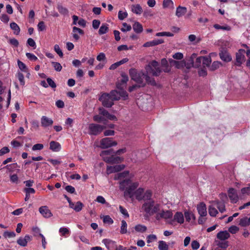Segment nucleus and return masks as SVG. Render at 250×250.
<instances>
[{
  "mask_svg": "<svg viewBox=\"0 0 250 250\" xmlns=\"http://www.w3.org/2000/svg\"><path fill=\"white\" fill-rule=\"evenodd\" d=\"M139 186L138 183L133 182L130 179H126L120 182V189L124 191V197L125 199H130L133 200L134 196L139 201L142 200L144 189L139 188L136 189Z\"/></svg>",
  "mask_w": 250,
  "mask_h": 250,
  "instance_id": "nucleus-1",
  "label": "nucleus"
},
{
  "mask_svg": "<svg viewBox=\"0 0 250 250\" xmlns=\"http://www.w3.org/2000/svg\"><path fill=\"white\" fill-rule=\"evenodd\" d=\"M160 205L156 204L154 200L146 201L142 206V209L147 216H151L160 210Z\"/></svg>",
  "mask_w": 250,
  "mask_h": 250,
  "instance_id": "nucleus-2",
  "label": "nucleus"
},
{
  "mask_svg": "<svg viewBox=\"0 0 250 250\" xmlns=\"http://www.w3.org/2000/svg\"><path fill=\"white\" fill-rule=\"evenodd\" d=\"M147 73L152 74L153 76H158L162 72L159 67V63L156 61H152L146 66Z\"/></svg>",
  "mask_w": 250,
  "mask_h": 250,
  "instance_id": "nucleus-3",
  "label": "nucleus"
},
{
  "mask_svg": "<svg viewBox=\"0 0 250 250\" xmlns=\"http://www.w3.org/2000/svg\"><path fill=\"white\" fill-rule=\"evenodd\" d=\"M129 75L132 80L137 83L139 85L145 84L143 79L145 78L146 74L143 72H137L135 69L129 70Z\"/></svg>",
  "mask_w": 250,
  "mask_h": 250,
  "instance_id": "nucleus-4",
  "label": "nucleus"
},
{
  "mask_svg": "<svg viewBox=\"0 0 250 250\" xmlns=\"http://www.w3.org/2000/svg\"><path fill=\"white\" fill-rule=\"evenodd\" d=\"M109 94L113 101H119L121 98H122L124 100H125L127 99L128 97V95L125 90H112Z\"/></svg>",
  "mask_w": 250,
  "mask_h": 250,
  "instance_id": "nucleus-5",
  "label": "nucleus"
},
{
  "mask_svg": "<svg viewBox=\"0 0 250 250\" xmlns=\"http://www.w3.org/2000/svg\"><path fill=\"white\" fill-rule=\"evenodd\" d=\"M106 126L100 124H90L88 126L89 134L91 135L97 136L100 134Z\"/></svg>",
  "mask_w": 250,
  "mask_h": 250,
  "instance_id": "nucleus-6",
  "label": "nucleus"
},
{
  "mask_svg": "<svg viewBox=\"0 0 250 250\" xmlns=\"http://www.w3.org/2000/svg\"><path fill=\"white\" fill-rule=\"evenodd\" d=\"M99 100L102 102V105L106 108L111 107L114 104V101L109 93H103L99 97Z\"/></svg>",
  "mask_w": 250,
  "mask_h": 250,
  "instance_id": "nucleus-7",
  "label": "nucleus"
},
{
  "mask_svg": "<svg viewBox=\"0 0 250 250\" xmlns=\"http://www.w3.org/2000/svg\"><path fill=\"white\" fill-rule=\"evenodd\" d=\"M245 50L243 49H240L238 50V52L236 53L235 62L234 65L237 66H241V64L245 61Z\"/></svg>",
  "mask_w": 250,
  "mask_h": 250,
  "instance_id": "nucleus-8",
  "label": "nucleus"
},
{
  "mask_svg": "<svg viewBox=\"0 0 250 250\" xmlns=\"http://www.w3.org/2000/svg\"><path fill=\"white\" fill-rule=\"evenodd\" d=\"M117 145L116 141H113L111 138H104L100 141V147L102 149H105Z\"/></svg>",
  "mask_w": 250,
  "mask_h": 250,
  "instance_id": "nucleus-9",
  "label": "nucleus"
},
{
  "mask_svg": "<svg viewBox=\"0 0 250 250\" xmlns=\"http://www.w3.org/2000/svg\"><path fill=\"white\" fill-rule=\"evenodd\" d=\"M122 78L118 80L116 83V88L118 90H125L126 86V83L128 81V77L125 73L121 74Z\"/></svg>",
  "mask_w": 250,
  "mask_h": 250,
  "instance_id": "nucleus-10",
  "label": "nucleus"
},
{
  "mask_svg": "<svg viewBox=\"0 0 250 250\" xmlns=\"http://www.w3.org/2000/svg\"><path fill=\"white\" fill-rule=\"evenodd\" d=\"M173 216V213L170 210H160L157 212V217L158 219H171Z\"/></svg>",
  "mask_w": 250,
  "mask_h": 250,
  "instance_id": "nucleus-11",
  "label": "nucleus"
},
{
  "mask_svg": "<svg viewBox=\"0 0 250 250\" xmlns=\"http://www.w3.org/2000/svg\"><path fill=\"white\" fill-rule=\"evenodd\" d=\"M102 243L104 244L107 250H117V243L112 240L105 238L103 239Z\"/></svg>",
  "mask_w": 250,
  "mask_h": 250,
  "instance_id": "nucleus-12",
  "label": "nucleus"
},
{
  "mask_svg": "<svg viewBox=\"0 0 250 250\" xmlns=\"http://www.w3.org/2000/svg\"><path fill=\"white\" fill-rule=\"evenodd\" d=\"M196 54L195 53L193 54L189 59V61H190V64L191 66L195 68H198L201 65V63L202 62L203 60V56H201L196 58V61L194 62V59L196 58Z\"/></svg>",
  "mask_w": 250,
  "mask_h": 250,
  "instance_id": "nucleus-13",
  "label": "nucleus"
},
{
  "mask_svg": "<svg viewBox=\"0 0 250 250\" xmlns=\"http://www.w3.org/2000/svg\"><path fill=\"white\" fill-rule=\"evenodd\" d=\"M228 196L231 202L236 203L238 201V196L236 189L234 188H230L228 190Z\"/></svg>",
  "mask_w": 250,
  "mask_h": 250,
  "instance_id": "nucleus-14",
  "label": "nucleus"
},
{
  "mask_svg": "<svg viewBox=\"0 0 250 250\" xmlns=\"http://www.w3.org/2000/svg\"><path fill=\"white\" fill-rule=\"evenodd\" d=\"M197 209L201 217H204L207 215L206 205L204 202H201L197 205Z\"/></svg>",
  "mask_w": 250,
  "mask_h": 250,
  "instance_id": "nucleus-15",
  "label": "nucleus"
},
{
  "mask_svg": "<svg viewBox=\"0 0 250 250\" xmlns=\"http://www.w3.org/2000/svg\"><path fill=\"white\" fill-rule=\"evenodd\" d=\"M230 237L229 232L227 230H221L217 233L216 237L220 241H226Z\"/></svg>",
  "mask_w": 250,
  "mask_h": 250,
  "instance_id": "nucleus-16",
  "label": "nucleus"
},
{
  "mask_svg": "<svg viewBox=\"0 0 250 250\" xmlns=\"http://www.w3.org/2000/svg\"><path fill=\"white\" fill-rule=\"evenodd\" d=\"M124 158L120 157H114L113 155L107 157L105 161L109 164H118L120 162L123 161Z\"/></svg>",
  "mask_w": 250,
  "mask_h": 250,
  "instance_id": "nucleus-17",
  "label": "nucleus"
},
{
  "mask_svg": "<svg viewBox=\"0 0 250 250\" xmlns=\"http://www.w3.org/2000/svg\"><path fill=\"white\" fill-rule=\"evenodd\" d=\"M125 166L124 165H116L114 166H110L107 167V172L108 173H111L119 172L124 169Z\"/></svg>",
  "mask_w": 250,
  "mask_h": 250,
  "instance_id": "nucleus-18",
  "label": "nucleus"
},
{
  "mask_svg": "<svg viewBox=\"0 0 250 250\" xmlns=\"http://www.w3.org/2000/svg\"><path fill=\"white\" fill-rule=\"evenodd\" d=\"M40 212L45 218H50L52 216L51 211L47 206H42L39 208Z\"/></svg>",
  "mask_w": 250,
  "mask_h": 250,
  "instance_id": "nucleus-19",
  "label": "nucleus"
},
{
  "mask_svg": "<svg viewBox=\"0 0 250 250\" xmlns=\"http://www.w3.org/2000/svg\"><path fill=\"white\" fill-rule=\"evenodd\" d=\"M164 41L163 39L154 40L152 41L146 42L144 44L143 46L145 47L154 46L160 44H162L164 43Z\"/></svg>",
  "mask_w": 250,
  "mask_h": 250,
  "instance_id": "nucleus-20",
  "label": "nucleus"
},
{
  "mask_svg": "<svg viewBox=\"0 0 250 250\" xmlns=\"http://www.w3.org/2000/svg\"><path fill=\"white\" fill-rule=\"evenodd\" d=\"M53 123V120L47 117L46 116H43L41 118L42 126L44 127L51 126L52 125Z\"/></svg>",
  "mask_w": 250,
  "mask_h": 250,
  "instance_id": "nucleus-21",
  "label": "nucleus"
},
{
  "mask_svg": "<svg viewBox=\"0 0 250 250\" xmlns=\"http://www.w3.org/2000/svg\"><path fill=\"white\" fill-rule=\"evenodd\" d=\"M72 32H73V37L74 38V39H75V40L76 41H78L80 39V37L79 36L78 34H79L80 35L84 34V32L82 29H81L79 28H78L76 26H74L73 27Z\"/></svg>",
  "mask_w": 250,
  "mask_h": 250,
  "instance_id": "nucleus-22",
  "label": "nucleus"
},
{
  "mask_svg": "<svg viewBox=\"0 0 250 250\" xmlns=\"http://www.w3.org/2000/svg\"><path fill=\"white\" fill-rule=\"evenodd\" d=\"M211 204L215 206L221 213L226 210L225 203L221 202L218 200H215L211 202Z\"/></svg>",
  "mask_w": 250,
  "mask_h": 250,
  "instance_id": "nucleus-23",
  "label": "nucleus"
},
{
  "mask_svg": "<svg viewBox=\"0 0 250 250\" xmlns=\"http://www.w3.org/2000/svg\"><path fill=\"white\" fill-rule=\"evenodd\" d=\"M30 240V237L29 235H26L24 237H20L17 241L18 245L22 246L25 247L27 242Z\"/></svg>",
  "mask_w": 250,
  "mask_h": 250,
  "instance_id": "nucleus-24",
  "label": "nucleus"
},
{
  "mask_svg": "<svg viewBox=\"0 0 250 250\" xmlns=\"http://www.w3.org/2000/svg\"><path fill=\"white\" fill-rule=\"evenodd\" d=\"M187 12V9L186 7L179 6L176 8L175 15L177 17L180 18L184 15Z\"/></svg>",
  "mask_w": 250,
  "mask_h": 250,
  "instance_id": "nucleus-25",
  "label": "nucleus"
},
{
  "mask_svg": "<svg viewBox=\"0 0 250 250\" xmlns=\"http://www.w3.org/2000/svg\"><path fill=\"white\" fill-rule=\"evenodd\" d=\"M49 148L53 151H59L61 148V146L58 142L52 141L50 143Z\"/></svg>",
  "mask_w": 250,
  "mask_h": 250,
  "instance_id": "nucleus-26",
  "label": "nucleus"
},
{
  "mask_svg": "<svg viewBox=\"0 0 250 250\" xmlns=\"http://www.w3.org/2000/svg\"><path fill=\"white\" fill-rule=\"evenodd\" d=\"M221 59L225 62H229L231 60V56L226 51H222L219 53Z\"/></svg>",
  "mask_w": 250,
  "mask_h": 250,
  "instance_id": "nucleus-27",
  "label": "nucleus"
},
{
  "mask_svg": "<svg viewBox=\"0 0 250 250\" xmlns=\"http://www.w3.org/2000/svg\"><path fill=\"white\" fill-rule=\"evenodd\" d=\"M131 11L136 14L140 15L143 12V9L139 4H133L131 6Z\"/></svg>",
  "mask_w": 250,
  "mask_h": 250,
  "instance_id": "nucleus-28",
  "label": "nucleus"
},
{
  "mask_svg": "<svg viewBox=\"0 0 250 250\" xmlns=\"http://www.w3.org/2000/svg\"><path fill=\"white\" fill-rule=\"evenodd\" d=\"M208 210L209 214L212 217H216V214L218 213L216 207L213 205V204H212L208 207Z\"/></svg>",
  "mask_w": 250,
  "mask_h": 250,
  "instance_id": "nucleus-29",
  "label": "nucleus"
},
{
  "mask_svg": "<svg viewBox=\"0 0 250 250\" xmlns=\"http://www.w3.org/2000/svg\"><path fill=\"white\" fill-rule=\"evenodd\" d=\"M161 65L163 67V70L165 72H169L170 71V67L168 66L167 60L164 58L161 60Z\"/></svg>",
  "mask_w": 250,
  "mask_h": 250,
  "instance_id": "nucleus-30",
  "label": "nucleus"
},
{
  "mask_svg": "<svg viewBox=\"0 0 250 250\" xmlns=\"http://www.w3.org/2000/svg\"><path fill=\"white\" fill-rule=\"evenodd\" d=\"M133 29L136 33H141L143 30V26L141 23L138 21L135 22L133 25Z\"/></svg>",
  "mask_w": 250,
  "mask_h": 250,
  "instance_id": "nucleus-31",
  "label": "nucleus"
},
{
  "mask_svg": "<svg viewBox=\"0 0 250 250\" xmlns=\"http://www.w3.org/2000/svg\"><path fill=\"white\" fill-rule=\"evenodd\" d=\"M184 222V220H167V224L173 227H175L178 224H182Z\"/></svg>",
  "mask_w": 250,
  "mask_h": 250,
  "instance_id": "nucleus-32",
  "label": "nucleus"
},
{
  "mask_svg": "<svg viewBox=\"0 0 250 250\" xmlns=\"http://www.w3.org/2000/svg\"><path fill=\"white\" fill-rule=\"evenodd\" d=\"M163 7L164 8H174V3L172 0H164L163 2Z\"/></svg>",
  "mask_w": 250,
  "mask_h": 250,
  "instance_id": "nucleus-33",
  "label": "nucleus"
},
{
  "mask_svg": "<svg viewBox=\"0 0 250 250\" xmlns=\"http://www.w3.org/2000/svg\"><path fill=\"white\" fill-rule=\"evenodd\" d=\"M108 29L109 28L108 27V24L106 23H103L100 27L98 33L100 35L104 34L108 32Z\"/></svg>",
  "mask_w": 250,
  "mask_h": 250,
  "instance_id": "nucleus-34",
  "label": "nucleus"
},
{
  "mask_svg": "<svg viewBox=\"0 0 250 250\" xmlns=\"http://www.w3.org/2000/svg\"><path fill=\"white\" fill-rule=\"evenodd\" d=\"M10 26V28L14 31V33L15 34H19L20 32V28L16 23L14 22H11Z\"/></svg>",
  "mask_w": 250,
  "mask_h": 250,
  "instance_id": "nucleus-35",
  "label": "nucleus"
},
{
  "mask_svg": "<svg viewBox=\"0 0 250 250\" xmlns=\"http://www.w3.org/2000/svg\"><path fill=\"white\" fill-rule=\"evenodd\" d=\"M215 242L217 246L222 249H226L229 246L228 241L215 240Z\"/></svg>",
  "mask_w": 250,
  "mask_h": 250,
  "instance_id": "nucleus-36",
  "label": "nucleus"
},
{
  "mask_svg": "<svg viewBox=\"0 0 250 250\" xmlns=\"http://www.w3.org/2000/svg\"><path fill=\"white\" fill-rule=\"evenodd\" d=\"M152 192L149 190H146L144 195L143 196V198H142V200H144L145 201H149L150 200H153L152 199H151V196H152Z\"/></svg>",
  "mask_w": 250,
  "mask_h": 250,
  "instance_id": "nucleus-37",
  "label": "nucleus"
},
{
  "mask_svg": "<svg viewBox=\"0 0 250 250\" xmlns=\"http://www.w3.org/2000/svg\"><path fill=\"white\" fill-rule=\"evenodd\" d=\"M146 83L148 84L154 86L156 85V83L153 78H151L148 76L147 74H146L145 78Z\"/></svg>",
  "mask_w": 250,
  "mask_h": 250,
  "instance_id": "nucleus-38",
  "label": "nucleus"
},
{
  "mask_svg": "<svg viewBox=\"0 0 250 250\" xmlns=\"http://www.w3.org/2000/svg\"><path fill=\"white\" fill-rule=\"evenodd\" d=\"M220 65H221V62L219 61H214L211 64V66H209V69L210 71H214L218 69Z\"/></svg>",
  "mask_w": 250,
  "mask_h": 250,
  "instance_id": "nucleus-39",
  "label": "nucleus"
},
{
  "mask_svg": "<svg viewBox=\"0 0 250 250\" xmlns=\"http://www.w3.org/2000/svg\"><path fill=\"white\" fill-rule=\"evenodd\" d=\"M211 62L210 57H203L202 63L204 67L205 66H209Z\"/></svg>",
  "mask_w": 250,
  "mask_h": 250,
  "instance_id": "nucleus-40",
  "label": "nucleus"
},
{
  "mask_svg": "<svg viewBox=\"0 0 250 250\" xmlns=\"http://www.w3.org/2000/svg\"><path fill=\"white\" fill-rule=\"evenodd\" d=\"M99 114L102 115L106 119L108 118L110 113L103 107H100L99 108Z\"/></svg>",
  "mask_w": 250,
  "mask_h": 250,
  "instance_id": "nucleus-41",
  "label": "nucleus"
},
{
  "mask_svg": "<svg viewBox=\"0 0 250 250\" xmlns=\"http://www.w3.org/2000/svg\"><path fill=\"white\" fill-rule=\"evenodd\" d=\"M18 167L17 163H13L6 166L4 168L7 169L9 172H13Z\"/></svg>",
  "mask_w": 250,
  "mask_h": 250,
  "instance_id": "nucleus-42",
  "label": "nucleus"
},
{
  "mask_svg": "<svg viewBox=\"0 0 250 250\" xmlns=\"http://www.w3.org/2000/svg\"><path fill=\"white\" fill-rule=\"evenodd\" d=\"M57 9L59 12L62 15H66L68 11V10L62 6V4H58Z\"/></svg>",
  "mask_w": 250,
  "mask_h": 250,
  "instance_id": "nucleus-43",
  "label": "nucleus"
},
{
  "mask_svg": "<svg viewBox=\"0 0 250 250\" xmlns=\"http://www.w3.org/2000/svg\"><path fill=\"white\" fill-rule=\"evenodd\" d=\"M158 248L159 250H167L168 247L166 242L163 241H159Z\"/></svg>",
  "mask_w": 250,
  "mask_h": 250,
  "instance_id": "nucleus-44",
  "label": "nucleus"
},
{
  "mask_svg": "<svg viewBox=\"0 0 250 250\" xmlns=\"http://www.w3.org/2000/svg\"><path fill=\"white\" fill-rule=\"evenodd\" d=\"M135 229L137 232H144L147 229V228L143 225H137Z\"/></svg>",
  "mask_w": 250,
  "mask_h": 250,
  "instance_id": "nucleus-45",
  "label": "nucleus"
},
{
  "mask_svg": "<svg viewBox=\"0 0 250 250\" xmlns=\"http://www.w3.org/2000/svg\"><path fill=\"white\" fill-rule=\"evenodd\" d=\"M213 27L215 29H218V30H219V29H222V30H224L229 31L231 29L230 27L229 26H228V25H226V26H221V25H220L219 24H215L213 25Z\"/></svg>",
  "mask_w": 250,
  "mask_h": 250,
  "instance_id": "nucleus-46",
  "label": "nucleus"
},
{
  "mask_svg": "<svg viewBox=\"0 0 250 250\" xmlns=\"http://www.w3.org/2000/svg\"><path fill=\"white\" fill-rule=\"evenodd\" d=\"M93 120L98 123H101L104 121H106V119L100 115H96L94 116Z\"/></svg>",
  "mask_w": 250,
  "mask_h": 250,
  "instance_id": "nucleus-47",
  "label": "nucleus"
},
{
  "mask_svg": "<svg viewBox=\"0 0 250 250\" xmlns=\"http://www.w3.org/2000/svg\"><path fill=\"white\" fill-rule=\"evenodd\" d=\"M51 63L56 71L59 72L61 71L62 66L59 62H52Z\"/></svg>",
  "mask_w": 250,
  "mask_h": 250,
  "instance_id": "nucleus-48",
  "label": "nucleus"
},
{
  "mask_svg": "<svg viewBox=\"0 0 250 250\" xmlns=\"http://www.w3.org/2000/svg\"><path fill=\"white\" fill-rule=\"evenodd\" d=\"M239 230V228L236 226H232L229 228L228 231L229 233L234 234Z\"/></svg>",
  "mask_w": 250,
  "mask_h": 250,
  "instance_id": "nucleus-49",
  "label": "nucleus"
},
{
  "mask_svg": "<svg viewBox=\"0 0 250 250\" xmlns=\"http://www.w3.org/2000/svg\"><path fill=\"white\" fill-rule=\"evenodd\" d=\"M127 224L125 220L122 221V225L121 228V233L122 234H125L126 233Z\"/></svg>",
  "mask_w": 250,
  "mask_h": 250,
  "instance_id": "nucleus-50",
  "label": "nucleus"
},
{
  "mask_svg": "<svg viewBox=\"0 0 250 250\" xmlns=\"http://www.w3.org/2000/svg\"><path fill=\"white\" fill-rule=\"evenodd\" d=\"M10 181L13 183L18 184L20 182L17 174H13L10 176Z\"/></svg>",
  "mask_w": 250,
  "mask_h": 250,
  "instance_id": "nucleus-51",
  "label": "nucleus"
},
{
  "mask_svg": "<svg viewBox=\"0 0 250 250\" xmlns=\"http://www.w3.org/2000/svg\"><path fill=\"white\" fill-rule=\"evenodd\" d=\"M184 214L186 219H195V215L190 211H186Z\"/></svg>",
  "mask_w": 250,
  "mask_h": 250,
  "instance_id": "nucleus-52",
  "label": "nucleus"
},
{
  "mask_svg": "<svg viewBox=\"0 0 250 250\" xmlns=\"http://www.w3.org/2000/svg\"><path fill=\"white\" fill-rule=\"evenodd\" d=\"M119 210L121 213L123 215V217L125 218H128L129 217V214L128 213V212L127 210L124 208L122 206H120L119 207Z\"/></svg>",
  "mask_w": 250,
  "mask_h": 250,
  "instance_id": "nucleus-53",
  "label": "nucleus"
},
{
  "mask_svg": "<svg viewBox=\"0 0 250 250\" xmlns=\"http://www.w3.org/2000/svg\"><path fill=\"white\" fill-rule=\"evenodd\" d=\"M242 194L250 195V184L248 185L247 187L243 188L241 190Z\"/></svg>",
  "mask_w": 250,
  "mask_h": 250,
  "instance_id": "nucleus-54",
  "label": "nucleus"
},
{
  "mask_svg": "<svg viewBox=\"0 0 250 250\" xmlns=\"http://www.w3.org/2000/svg\"><path fill=\"white\" fill-rule=\"evenodd\" d=\"M18 64L20 69L24 72H27V69L25 64L20 61H18Z\"/></svg>",
  "mask_w": 250,
  "mask_h": 250,
  "instance_id": "nucleus-55",
  "label": "nucleus"
},
{
  "mask_svg": "<svg viewBox=\"0 0 250 250\" xmlns=\"http://www.w3.org/2000/svg\"><path fill=\"white\" fill-rule=\"evenodd\" d=\"M123 26H124V28H122L121 29V30L122 31V32H127V31H129L130 30H131V26L130 25H128L125 22H124L123 23Z\"/></svg>",
  "mask_w": 250,
  "mask_h": 250,
  "instance_id": "nucleus-56",
  "label": "nucleus"
},
{
  "mask_svg": "<svg viewBox=\"0 0 250 250\" xmlns=\"http://www.w3.org/2000/svg\"><path fill=\"white\" fill-rule=\"evenodd\" d=\"M157 237L155 234H149L147 237V242L148 243H151L152 242L155 241Z\"/></svg>",
  "mask_w": 250,
  "mask_h": 250,
  "instance_id": "nucleus-57",
  "label": "nucleus"
},
{
  "mask_svg": "<svg viewBox=\"0 0 250 250\" xmlns=\"http://www.w3.org/2000/svg\"><path fill=\"white\" fill-rule=\"evenodd\" d=\"M219 198L221 200V202L227 203L228 201V198L226 193H221L219 194Z\"/></svg>",
  "mask_w": 250,
  "mask_h": 250,
  "instance_id": "nucleus-58",
  "label": "nucleus"
},
{
  "mask_svg": "<svg viewBox=\"0 0 250 250\" xmlns=\"http://www.w3.org/2000/svg\"><path fill=\"white\" fill-rule=\"evenodd\" d=\"M5 238H14L15 236V233L14 231H5L3 233Z\"/></svg>",
  "mask_w": 250,
  "mask_h": 250,
  "instance_id": "nucleus-59",
  "label": "nucleus"
},
{
  "mask_svg": "<svg viewBox=\"0 0 250 250\" xmlns=\"http://www.w3.org/2000/svg\"><path fill=\"white\" fill-rule=\"evenodd\" d=\"M54 50L55 52L59 55L60 57H62L63 53L61 49L60 48V46L58 44H55L54 45Z\"/></svg>",
  "mask_w": 250,
  "mask_h": 250,
  "instance_id": "nucleus-60",
  "label": "nucleus"
},
{
  "mask_svg": "<svg viewBox=\"0 0 250 250\" xmlns=\"http://www.w3.org/2000/svg\"><path fill=\"white\" fill-rule=\"evenodd\" d=\"M43 148V145L42 144H37L34 145L32 147V150H41Z\"/></svg>",
  "mask_w": 250,
  "mask_h": 250,
  "instance_id": "nucleus-61",
  "label": "nucleus"
},
{
  "mask_svg": "<svg viewBox=\"0 0 250 250\" xmlns=\"http://www.w3.org/2000/svg\"><path fill=\"white\" fill-rule=\"evenodd\" d=\"M127 16L126 12H123L122 11H119L118 12V18L120 20H123Z\"/></svg>",
  "mask_w": 250,
  "mask_h": 250,
  "instance_id": "nucleus-62",
  "label": "nucleus"
},
{
  "mask_svg": "<svg viewBox=\"0 0 250 250\" xmlns=\"http://www.w3.org/2000/svg\"><path fill=\"white\" fill-rule=\"evenodd\" d=\"M38 28L40 31H42L45 30L46 27L44 24V22L43 21H41L38 24Z\"/></svg>",
  "mask_w": 250,
  "mask_h": 250,
  "instance_id": "nucleus-63",
  "label": "nucleus"
},
{
  "mask_svg": "<svg viewBox=\"0 0 250 250\" xmlns=\"http://www.w3.org/2000/svg\"><path fill=\"white\" fill-rule=\"evenodd\" d=\"M83 206V204L81 202H77L75 204L74 210L76 211H79L82 209Z\"/></svg>",
  "mask_w": 250,
  "mask_h": 250,
  "instance_id": "nucleus-64",
  "label": "nucleus"
}]
</instances>
